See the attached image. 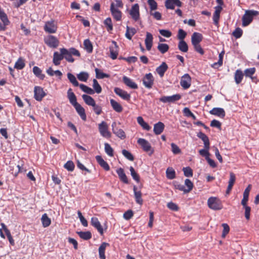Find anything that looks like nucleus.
Instances as JSON below:
<instances>
[{
	"label": "nucleus",
	"mask_w": 259,
	"mask_h": 259,
	"mask_svg": "<svg viewBox=\"0 0 259 259\" xmlns=\"http://www.w3.org/2000/svg\"><path fill=\"white\" fill-rule=\"evenodd\" d=\"M166 175L168 179H174L176 177L175 171L172 167H168L166 170Z\"/></svg>",
	"instance_id": "nucleus-45"
},
{
	"label": "nucleus",
	"mask_w": 259,
	"mask_h": 259,
	"mask_svg": "<svg viewBox=\"0 0 259 259\" xmlns=\"http://www.w3.org/2000/svg\"><path fill=\"white\" fill-rule=\"evenodd\" d=\"M67 77L70 82L75 87L79 85L75 76L71 73H67Z\"/></svg>",
	"instance_id": "nucleus-49"
},
{
	"label": "nucleus",
	"mask_w": 259,
	"mask_h": 259,
	"mask_svg": "<svg viewBox=\"0 0 259 259\" xmlns=\"http://www.w3.org/2000/svg\"><path fill=\"white\" fill-rule=\"evenodd\" d=\"M110 11L113 17L116 21H120L121 19V12L117 8H115L114 3H112L110 6Z\"/></svg>",
	"instance_id": "nucleus-12"
},
{
	"label": "nucleus",
	"mask_w": 259,
	"mask_h": 259,
	"mask_svg": "<svg viewBox=\"0 0 259 259\" xmlns=\"http://www.w3.org/2000/svg\"><path fill=\"white\" fill-rule=\"evenodd\" d=\"M84 49L89 53L93 52V45L91 41L89 39H85L83 42Z\"/></svg>",
	"instance_id": "nucleus-41"
},
{
	"label": "nucleus",
	"mask_w": 259,
	"mask_h": 259,
	"mask_svg": "<svg viewBox=\"0 0 259 259\" xmlns=\"http://www.w3.org/2000/svg\"><path fill=\"white\" fill-rule=\"evenodd\" d=\"M136 30L134 28H130L128 26H126V31L125 36L127 38L131 40L132 36L136 33Z\"/></svg>",
	"instance_id": "nucleus-44"
},
{
	"label": "nucleus",
	"mask_w": 259,
	"mask_h": 259,
	"mask_svg": "<svg viewBox=\"0 0 259 259\" xmlns=\"http://www.w3.org/2000/svg\"><path fill=\"white\" fill-rule=\"evenodd\" d=\"M167 69L168 66L166 63L165 62H162L161 64L156 68V71L160 77H162Z\"/></svg>",
	"instance_id": "nucleus-28"
},
{
	"label": "nucleus",
	"mask_w": 259,
	"mask_h": 259,
	"mask_svg": "<svg viewBox=\"0 0 259 259\" xmlns=\"http://www.w3.org/2000/svg\"><path fill=\"white\" fill-rule=\"evenodd\" d=\"M109 246V244L106 242H103L99 248V257L100 259H105V251L106 248Z\"/></svg>",
	"instance_id": "nucleus-29"
},
{
	"label": "nucleus",
	"mask_w": 259,
	"mask_h": 259,
	"mask_svg": "<svg viewBox=\"0 0 259 259\" xmlns=\"http://www.w3.org/2000/svg\"><path fill=\"white\" fill-rule=\"evenodd\" d=\"M91 225L96 228L98 231L101 235H103L104 233L103 229L102 226H101L100 222L99 221L98 218L96 217H93L91 219Z\"/></svg>",
	"instance_id": "nucleus-17"
},
{
	"label": "nucleus",
	"mask_w": 259,
	"mask_h": 259,
	"mask_svg": "<svg viewBox=\"0 0 259 259\" xmlns=\"http://www.w3.org/2000/svg\"><path fill=\"white\" fill-rule=\"evenodd\" d=\"M181 98L180 95L176 94L171 96H163L159 99V100L163 103H171L179 100Z\"/></svg>",
	"instance_id": "nucleus-14"
},
{
	"label": "nucleus",
	"mask_w": 259,
	"mask_h": 259,
	"mask_svg": "<svg viewBox=\"0 0 259 259\" xmlns=\"http://www.w3.org/2000/svg\"><path fill=\"white\" fill-rule=\"evenodd\" d=\"M208 207L213 210H218L223 208V205L221 201L217 197H211L207 200Z\"/></svg>",
	"instance_id": "nucleus-3"
},
{
	"label": "nucleus",
	"mask_w": 259,
	"mask_h": 259,
	"mask_svg": "<svg viewBox=\"0 0 259 259\" xmlns=\"http://www.w3.org/2000/svg\"><path fill=\"white\" fill-rule=\"evenodd\" d=\"M146 49L148 50H150L153 42V36L150 32L146 33V37L145 40Z\"/></svg>",
	"instance_id": "nucleus-31"
},
{
	"label": "nucleus",
	"mask_w": 259,
	"mask_h": 259,
	"mask_svg": "<svg viewBox=\"0 0 259 259\" xmlns=\"http://www.w3.org/2000/svg\"><path fill=\"white\" fill-rule=\"evenodd\" d=\"M210 114L224 118L225 116V110L222 108H213L209 111Z\"/></svg>",
	"instance_id": "nucleus-23"
},
{
	"label": "nucleus",
	"mask_w": 259,
	"mask_h": 259,
	"mask_svg": "<svg viewBox=\"0 0 259 259\" xmlns=\"http://www.w3.org/2000/svg\"><path fill=\"white\" fill-rule=\"evenodd\" d=\"M243 75L244 74L241 70L237 69L234 75V79L237 84H239L241 82Z\"/></svg>",
	"instance_id": "nucleus-35"
},
{
	"label": "nucleus",
	"mask_w": 259,
	"mask_h": 259,
	"mask_svg": "<svg viewBox=\"0 0 259 259\" xmlns=\"http://www.w3.org/2000/svg\"><path fill=\"white\" fill-rule=\"evenodd\" d=\"M114 91L116 95L126 101H129L131 99L130 94L120 88H115Z\"/></svg>",
	"instance_id": "nucleus-16"
},
{
	"label": "nucleus",
	"mask_w": 259,
	"mask_h": 259,
	"mask_svg": "<svg viewBox=\"0 0 259 259\" xmlns=\"http://www.w3.org/2000/svg\"><path fill=\"white\" fill-rule=\"evenodd\" d=\"M25 65L24 60L22 58H20L15 63L14 68L17 69L21 70L25 67Z\"/></svg>",
	"instance_id": "nucleus-46"
},
{
	"label": "nucleus",
	"mask_w": 259,
	"mask_h": 259,
	"mask_svg": "<svg viewBox=\"0 0 259 259\" xmlns=\"http://www.w3.org/2000/svg\"><path fill=\"white\" fill-rule=\"evenodd\" d=\"M243 33L242 30L240 28H237L233 32V35L236 38L241 37Z\"/></svg>",
	"instance_id": "nucleus-64"
},
{
	"label": "nucleus",
	"mask_w": 259,
	"mask_h": 259,
	"mask_svg": "<svg viewBox=\"0 0 259 259\" xmlns=\"http://www.w3.org/2000/svg\"><path fill=\"white\" fill-rule=\"evenodd\" d=\"M159 51L162 54H164L168 51L169 46L166 44H159L157 47Z\"/></svg>",
	"instance_id": "nucleus-50"
},
{
	"label": "nucleus",
	"mask_w": 259,
	"mask_h": 259,
	"mask_svg": "<svg viewBox=\"0 0 259 259\" xmlns=\"http://www.w3.org/2000/svg\"><path fill=\"white\" fill-rule=\"evenodd\" d=\"M60 53L55 52L53 55V62L55 65L58 66L60 64L61 61L65 58L69 62L73 63L74 59L72 55L79 57L80 53L74 48H71L68 50L65 48L60 49Z\"/></svg>",
	"instance_id": "nucleus-1"
},
{
	"label": "nucleus",
	"mask_w": 259,
	"mask_h": 259,
	"mask_svg": "<svg viewBox=\"0 0 259 259\" xmlns=\"http://www.w3.org/2000/svg\"><path fill=\"white\" fill-rule=\"evenodd\" d=\"M116 173L117 174L118 177L121 181L125 184H128V179L124 171L123 168L120 167L116 169Z\"/></svg>",
	"instance_id": "nucleus-24"
},
{
	"label": "nucleus",
	"mask_w": 259,
	"mask_h": 259,
	"mask_svg": "<svg viewBox=\"0 0 259 259\" xmlns=\"http://www.w3.org/2000/svg\"><path fill=\"white\" fill-rule=\"evenodd\" d=\"M144 85L147 89L152 88L154 84V77L151 73L146 74L143 78Z\"/></svg>",
	"instance_id": "nucleus-7"
},
{
	"label": "nucleus",
	"mask_w": 259,
	"mask_h": 259,
	"mask_svg": "<svg viewBox=\"0 0 259 259\" xmlns=\"http://www.w3.org/2000/svg\"><path fill=\"white\" fill-rule=\"evenodd\" d=\"M137 188L136 186L134 187V195L136 199V201L137 203L142 205L143 203V199L142 198V193L141 191H137Z\"/></svg>",
	"instance_id": "nucleus-34"
},
{
	"label": "nucleus",
	"mask_w": 259,
	"mask_h": 259,
	"mask_svg": "<svg viewBox=\"0 0 259 259\" xmlns=\"http://www.w3.org/2000/svg\"><path fill=\"white\" fill-rule=\"evenodd\" d=\"M79 87L83 92L88 94L93 95L95 93V91L93 89L83 84H79Z\"/></svg>",
	"instance_id": "nucleus-47"
},
{
	"label": "nucleus",
	"mask_w": 259,
	"mask_h": 259,
	"mask_svg": "<svg viewBox=\"0 0 259 259\" xmlns=\"http://www.w3.org/2000/svg\"><path fill=\"white\" fill-rule=\"evenodd\" d=\"M99 131L102 136L104 138H109L111 136V133L108 131V125L104 121L99 124Z\"/></svg>",
	"instance_id": "nucleus-4"
},
{
	"label": "nucleus",
	"mask_w": 259,
	"mask_h": 259,
	"mask_svg": "<svg viewBox=\"0 0 259 259\" xmlns=\"http://www.w3.org/2000/svg\"><path fill=\"white\" fill-rule=\"evenodd\" d=\"M41 222L44 227H47L51 224V219L48 217L46 213H44L41 217Z\"/></svg>",
	"instance_id": "nucleus-40"
},
{
	"label": "nucleus",
	"mask_w": 259,
	"mask_h": 259,
	"mask_svg": "<svg viewBox=\"0 0 259 259\" xmlns=\"http://www.w3.org/2000/svg\"><path fill=\"white\" fill-rule=\"evenodd\" d=\"M104 25L107 27V30L110 31L113 29V25L111 18H106L104 21Z\"/></svg>",
	"instance_id": "nucleus-53"
},
{
	"label": "nucleus",
	"mask_w": 259,
	"mask_h": 259,
	"mask_svg": "<svg viewBox=\"0 0 259 259\" xmlns=\"http://www.w3.org/2000/svg\"><path fill=\"white\" fill-rule=\"evenodd\" d=\"M251 185H249L248 187L245 189L243 192V197L241 200V204L245 205L248 199L249 193L250 191Z\"/></svg>",
	"instance_id": "nucleus-33"
},
{
	"label": "nucleus",
	"mask_w": 259,
	"mask_h": 259,
	"mask_svg": "<svg viewBox=\"0 0 259 259\" xmlns=\"http://www.w3.org/2000/svg\"><path fill=\"white\" fill-rule=\"evenodd\" d=\"M93 88L97 94H99L102 91V88L100 85L99 84L98 81L96 79H93Z\"/></svg>",
	"instance_id": "nucleus-54"
},
{
	"label": "nucleus",
	"mask_w": 259,
	"mask_h": 259,
	"mask_svg": "<svg viewBox=\"0 0 259 259\" xmlns=\"http://www.w3.org/2000/svg\"><path fill=\"white\" fill-rule=\"evenodd\" d=\"M236 181L235 175L233 172H230V179L228 182V186L226 190V193L229 194L232 190Z\"/></svg>",
	"instance_id": "nucleus-21"
},
{
	"label": "nucleus",
	"mask_w": 259,
	"mask_h": 259,
	"mask_svg": "<svg viewBox=\"0 0 259 259\" xmlns=\"http://www.w3.org/2000/svg\"><path fill=\"white\" fill-rule=\"evenodd\" d=\"M185 185L187 187L186 188V193H189L190 192L193 187V183L188 179H187L185 181Z\"/></svg>",
	"instance_id": "nucleus-59"
},
{
	"label": "nucleus",
	"mask_w": 259,
	"mask_h": 259,
	"mask_svg": "<svg viewBox=\"0 0 259 259\" xmlns=\"http://www.w3.org/2000/svg\"><path fill=\"white\" fill-rule=\"evenodd\" d=\"M65 168L70 171H72L74 169V164L73 162L71 161H68L64 165Z\"/></svg>",
	"instance_id": "nucleus-57"
},
{
	"label": "nucleus",
	"mask_w": 259,
	"mask_h": 259,
	"mask_svg": "<svg viewBox=\"0 0 259 259\" xmlns=\"http://www.w3.org/2000/svg\"><path fill=\"white\" fill-rule=\"evenodd\" d=\"M95 72L96 77L98 79H102L105 77L108 78L110 76L109 74L103 73L98 68L95 69Z\"/></svg>",
	"instance_id": "nucleus-48"
},
{
	"label": "nucleus",
	"mask_w": 259,
	"mask_h": 259,
	"mask_svg": "<svg viewBox=\"0 0 259 259\" xmlns=\"http://www.w3.org/2000/svg\"><path fill=\"white\" fill-rule=\"evenodd\" d=\"M130 14L132 18L135 21H138L140 18L139 6L138 4H134L130 11Z\"/></svg>",
	"instance_id": "nucleus-11"
},
{
	"label": "nucleus",
	"mask_w": 259,
	"mask_h": 259,
	"mask_svg": "<svg viewBox=\"0 0 259 259\" xmlns=\"http://www.w3.org/2000/svg\"><path fill=\"white\" fill-rule=\"evenodd\" d=\"M174 185L175 189L183 191L184 193H187L186 191V188H185V186L184 185L179 184L178 182H177L174 183Z\"/></svg>",
	"instance_id": "nucleus-62"
},
{
	"label": "nucleus",
	"mask_w": 259,
	"mask_h": 259,
	"mask_svg": "<svg viewBox=\"0 0 259 259\" xmlns=\"http://www.w3.org/2000/svg\"><path fill=\"white\" fill-rule=\"evenodd\" d=\"M57 27L55 24L54 20L49 21L46 22L44 26V30L49 33H54L57 31Z\"/></svg>",
	"instance_id": "nucleus-8"
},
{
	"label": "nucleus",
	"mask_w": 259,
	"mask_h": 259,
	"mask_svg": "<svg viewBox=\"0 0 259 259\" xmlns=\"http://www.w3.org/2000/svg\"><path fill=\"white\" fill-rule=\"evenodd\" d=\"M74 107L75 108L77 113L80 116L81 118L83 120L85 121L87 119V116L85 113L84 109L79 104L74 106Z\"/></svg>",
	"instance_id": "nucleus-25"
},
{
	"label": "nucleus",
	"mask_w": 259,
	"mask_h": 259,
	"mask_svg": "<svg viewBox=\"0 0 259 259\" xmlns=\"http://www.w3.org/2000/svg\"><path fill=\"white\" fill-rule=\"evenodd\" d=\"M45 44L50 48H56L59 44V40L53 35H48L44 39Z\"/></svg>",
	"instance_id": "nucleus-5"
},
{
	"label": "nucleus",
	"mask_w": 259,
	"mask_h": 259,
	"mask_svg": "<svg viewBox=\"0 0 259 259\" xmlns=\"http://www.w3.org/2000/svg\"><path fill=\"white\" fill-rule=\"evenodd\" d=\"M122 154L126 158L129 160L133 161L134 160V156L128 151L123 149L122 150Z\"/></svg>",
	"instance_id": "nucleus-58"
},
{
	"label": "nucleus",
	"mask_w": 259,
	"mask_h": 259,
	"mask_svg": "<svg viewBox=\"0 0 259 259\" xmlns=\"http://www.w3.org/2000/svg\"><path fill=\"white\" fill-rule=\"evenodd\" d=\"M118 47L116 41H112V45L109 47L110 57L113 60L117 58L118 55Z\"/></svg>",
	"instance_id": "nucleus-9"
},
{
	"label": "nucleus",
	"mask_w": 259,
	"mask_h": 259,
	"mask_svg": "<svg viewBox=\"0 0 259 259\" xmlns=\"http://www.w3.org/2000/svg\"><path fill=\"white\" fill-rule=\"evenodd\" d=\"M33 73L36 75V76L39 78L40 79H44L45 78V74H42L41 70L37 66L33 67Z\"/></svg>",
	"instance_id": "nucleus-42"
},
{
	"label": "nucleus",
	"mask_w": 259,
	"mask_h": 259,
	"mask_svg": "<svg viewBox=\"0 0 259 259\" xmlns=\"http://www.w3.org/2000/svg\"><path fill=\"white\" fill-rule=\"evenodd\" d=\"M255 68L254 67L246 69L244 70V75L246 77H252V75L255 73Z\"/></svg>",
	"instance_id": "nucleus-61"
},
{
	"label": "nucleus",
	"mask_w": 259,
	"mask_h": 259,
	"mask_svg": "<svg viewBox=\"0 0 259 259\" xmlns=\"http://www.w3.org/2000/svg\"><path fill=\"white\" fill-rule=\"evenodd\" d=\"M222 10L221 6H217L215 7V11L213 15V21L214 24L217 27L219 26V22L220 17V13Z\"/></svg>",
	"instance_id": "nucleus-18"
},
{
	"label": "nucleus",
	"mask_w": 259,
	"mask_h": 259,
	"mask_svg": "<svg viewBox=\"0 0 259 259\" xmlns=\"http://www.w3.org/2000/svg\"><path fill=\"white\" fill-rule=\"evenodd\" d=\"M258 15V11L255 10H246L242 18V26H246L248 25L252 21L253 17Z\"/></svg>",
	"instance_id": "nucleus-2"
},
{
	"label": "nucleus",
	"mask_w": 259,
	"mask_h": 259,
	"mask_svg": "<svg viewBox=\"0 0 259 259\" xmlns=\"http://www.w3.org/2000/svg\"><path fill=\"white\" fill-rule=\"evenodd\" d=\"M77 234L82 239L88 240L92 238V234L90 231L86 232H77Z\"/></svg>",
	"instance_id": "nucleus-37"
},
{
	"label": "nucleus",
	"mask_w": 259,
	"mask_h": 259,
	"mask_svg": "<svg viewBox=\"0 0 259 259\" xmlns=\"http://www.w3.org/2000/svg\"><path fill=\"white\" fill-rule=\"evenodd\" d=\"M34 98L38 101H40L42 98L45 96L46 94L43 90V89L40 87H35L34 90Z\"/></svg>",
	"instance_id": "nucleus-15"
},
{
	"label": "nucleus",
	"mask_w": 259,
	"mask_h": 259,
	"mask_svg": "<svg viewBox=\"0 0 259 259\" xmlns=\"http://www.w3.org/2000/svg\"><path fill=\"white\" fill-rule=\"evenodd\" d=\"M191 78L189 74H185L181 78L180 84L184 89H188L191 85Z\"/></svg>",
	"instance_id": "nucleus-10"
},
{
	"label": "nucleus",
	"mask_w": 259,
	"mask_h": 259,
	"mask_svg": "<svg viewBox=\"0 0 259 259\" xmlns=\"http://www.w3.org/2000/svg\"><path fill=\"white\" fill-rule=\"evenodd\" d=\"M111 105L114 111L118 113L121 112L123 110L122 106L114 99H110Z\"/></svg>",
	"instance_id": "nucleus-32"
},
{
	"label": "nucleus",
	"mask_w": 259,
	"mask_h": 259,
	"mask_svg": "<svg viewBox=\"0 0 259 259\" xmlns=\"http://www.w3.org/2000/svg\"><path fill=\"white\" fill-rule=\"evenodd\" d=\"M105 151L106 153L109 156L112 157L114 155L113 149L111 147L109 144L106 143H105Z\"/></svg>",
	"instance_id": "nucleus-51"
},
{
	"label": "nucleus",
	"mask_w": 259,
	"mask_h": 259,
	"mask_svg": "<svg viewBox=\"0 0 259 259\" xmlns=\"http://www.w3.org/2000/svg\"><path fill=\"white\" fill-rule=\"evenodd\" d=\"M138 143L141 146L143 150L145 152L151 151L150 155L154 152V150L152 149L151 146L149 142L144 139L140 138L138 140Z\"/></svg>",
	"instance_id": "nucleus-6"
},
{
	"label": "nucleus",
	"mask_w": 259,
	"mask_h": 259,
	"mask_svg": "<svg viewBox=\"0 0 259 259\" xmlns=\"http://www.w3.org/2000/svg\"><path fill=\"white\" fill-rule=\"evenodd\" d=\"M164 123L161 121L154 124L153 132L155 134L157 135L161 134L164 130Z\"/></svg>",
	"instance_id": "nucleus-20"
},
{
	"label": "nucleus",
	"mask_w": 259,
	"mask_h": 259,
	"mask_svg": "<svg viewBox=\"0 0 259 259\" xmlns=\"http://www.w3.org/2000/svg\"><path fill=\"white\" fill-rule=\"evenodd\" d=\"M130 170L131 172V175L133 178V179L135 180L137 182L139 183L140 182V179L139 175L136 172L135 169L133 166H131L130 167Z\"/></svg>",
	"instance_id": "nucleus-52"
},
{
	"label": "nucleus",
	"mask_w": 259,
	"mask_h": 259,
	"mask_svg": "<svg viewBox=\"0 0 259 259\" xmlns=\"http://www.w3.org/2000/svg\"><path fill=\"white\" fill-rule=\"evenodd\" d=\"M0 19L5 24L9 25L10 23L8 16L3 10L0 7Z\"/></svg>",
	"instance_id": "nucleus-39"
},
{
	"label": "nucleus",
	"mask_w": 259,
	"mask_h": 259,
	"mask_svg": "<svg viewBox=\"0 0 259 259\" xmlns=\"http://www.w3.org/2000/svg\"><path fill=\"white\" fill-rule=\"evenodd\" d=\"M209 147L210 145H209L208 148H204V149H200L199 151L200 155H201L202 156L205 157L206 159L209 157V153L208 152Z\"/></svg>",
	"instance_id": "nucleus-55"
},
{
	"label": "nucleus",
	"mask_w": 259,
	"mask_h": 259,
	"mask_svg": "<svg viewBox=\"0 0 259 259\" xmlns=\"http://www.w3.org/2000/svg\"><path fill=\"white\" fill-rule=\"evenodd\" d=\"M197 136L203 141L204 147L208 148L209 145H210L209 140L208 137L201 132H198L197 134Z\"/></svg>",
	"instance_id": "nucleus-27"
},
{
	"label": "nucleus",
	"mask_w": 259,
	"mask_h": 259,
	"mask_svg": "<svg viewBox=\"0 0 259 259\" xmlns=\"http://www.w3.org/2000/svg\"><path fill=\"white\" fill-rule=\"evenodd\" d=\"M116 122H113L112 124V129L113 133L118 138L121 139H124L126 138V135L124 132L120 128L116 127Z\"/></svg>",
	"instance_id": "nucleus-13"
},
{
	"label": "nucleus",
	"mask_w": 259,
	"mask_h": 259,
	"mask_svg": "<svg viewBox=\"0 0 259 259\" xmlns=\"http://www.w3.org/2000/svg\"><path fill=\"white\" fill-rule=\"evenodd\" d=\"M184 176L187 177H191L193 176L192 169L189 166L184 167L183 169Z\"/></svg>",
	"instance_id": "nucleus-63"
},
{
	"label": "nucleus",
	"mask_w": 259,
	"mask_h": 259,
	"mask_svg": "<svg viewBox=\"0 0 259 259\" xmlns=\"http://www.w3.org/2000/svg\"><path fill=\"white\" fill-rule=\"evenodd\" d=\"M67 98L73 107L79 104L77 102L76 97L71 89H68L67 91Z\"/></svg>",
	"instance_id": "nucleus-19"
},
{
	"label": "nucleus",
	"mask_w": 259,
	"mask_h": 259,
	"mask_svg": "<svg viewBox=\"0 0 259 259\" xmlns=\"http://www.w3.org/2000/svg\"><path fill=\"white\" fill-rule=\"evenodd\" d=\"M178 48L182 52L186 53L188 51V46L184 40H180Z\"/></svg>",
	"instance_id": "nucleus-43"
},
{
	"label": "nucleus",
	"mask_w": 259,
	"mask_h": 259,
	"mask_svg": "<svg viewBox=\"0 0 259 259\" xmlns=\"http://www.w3.org/2000/svg\"><path fill=\"white\" fill-rule=\"evenodd\" d=\"M202 35L198 32H194L191 37L192 44H199L202 40Z\"/></svg>",
	"instance_id": "nucleus-30"
},
{
	"label": "nucleus",
	"mask_w": 259,
	"mask_h": 259,
	"mask_svg": "<svg viewBox=\"0 0 259 259\" xmlns=\"http://www.w3.org/2000/svg\"><path fill=\"white\" fill-rule=\"evenodd\" d=\"M123 82L129 88L133 89H138V85L134 81H133L131 78L127 76H124L122 78Z\"/></svg>",
	"instance_id": "nucleus-22"
},
{
	"label": "nucleus",
	"mask_w": 259,
	"mask_h": 259,
	"mask_svg": "<svg viewBox=\"0 0 259 259\" xmlns=\"http://www.w3.org/2000/svg\"><path fill=\"white\" fill-rule=\"evenodd\" d=\"M96 159L100 165L103 167L105 170L108 171L110 169V166L106 161H105L102 157L100 155L96 156Z\"/></svg>",
	"instance_id": "nucleus-26"
},
{
	"label": "nucleus",
	"mask_w": 259,
	"mask_h": 259,
	"mask_svg": "<svg viewBox=\"0 0 259 259\" xmlns=\"http://www.w3.org/2000/svg\"><path fill=\"white\" fill-rule=\"evenodd\" d=\"M137 122L143 127V129L148 131L151 129V127L148 125V124L147 122H146L144 120L142 117H138Z\"/></svg>",
	"instance_id": "nucleus-36"
},
{
	"label": "nucleus",
	"mask_w": 259,
	"mask_h": 259,
	"mask_svg": "<svg viewBox=\"0 0 259 259\" xmlns=\"http://www.w3.org/2000/svg\"><path fill=\"white\" fill-rule=\"evenodd\" d=\"M222 226L223 227L222 237L224 238H225L226 235L229 233L230 231V227L229 225L226 223L222 224Z\"/></svg>",
	"instance_id": "nucleus-60"
},
{
	"label": "nucleus",
	"mask_w": 259,
	"mask_h": 259,
	"mask_svg": "<svg viewBox=\"0 0 259 259\" xmlns=\"http://www.w3.org/2000/svg\"><path fill=\"white\" fill-rule=\"evenodd\" d=\"M82 98L84 102L89 106L94 105L95 101L94 99L91 96L84 94L82 96Z\"/></svg>",
	"instance_id": "nucleus-38"
},
{
	"label": "nucleus",
	"mask_w": 259,
	"mask_h": 259,
	"mask_svg": "<svg viewBox=\"0 0 259 259\" xmlns=\"http://www.w3.org/2000/svg\"><path fill=\"white\" fill-rule=\"evenodd\" d=\"M78 79L82 81H86L89 78V74L85 72H81L77 75Z\"/></svg>",
	"instance_id": "nucleus-56"
}]
</instances>
